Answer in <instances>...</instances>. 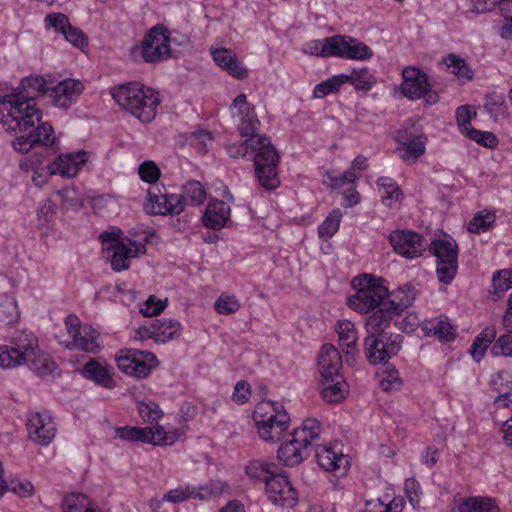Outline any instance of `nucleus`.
Returning a JSON list of instances; mask_svg holds the SVG:
<instances>
[{
	"mask_svg": "<svg viewBox=\"0 0 512 512\" xmlns=\"http://www.w3.org/2000/svg\"><path fill=\"white\" fill-rule=\"evenodd\" d=\"M61 507L63 512H90L94 508L87 496L82 493L65 496Z\"/></svg>",
	"mask_w": 512,
	"mask_h": 512,
	"instance_id": "e433bc0d",
	"label": "nucleus"
},
{
	"mask_svg": "<svg viewBox=\"0 0 512 512\" xmlns=\"http://www.w3.org/2000/svg\"><path fill=\"white\" fill-rule=\"evenodd\" d=\"M246 473L251 479L261 480L266 483L267 479L270 478L273 472L270 471V466L268 463L254 460L249 463L246 467Z\"/></svg>",
	"mask_w": 512,
	"mask_h": 512,
	"instance_id": "49530a36",
	"label": "nucleus"
},
{
	"mask_svg": "<svg viewBox=\"0 0 512 512\" xmlns=\"http://www.w3.org/2000/svg\"><path fill=\"white\" fill-rule=\"evenodd\" d=\"M112 98L143 123L151 122L160 103L158 93L140 82H128L111 89Z\"/></svg>",
	"mask_w": 512,
	"mask_h": 512,
	"instance_id": "20e7f679",
	"label": "nucleus"
},
{
	"mask_svg": "<svg viewBox=\"0 0 512 512\" xmlns=\"http://www.w3.org/2000/svg\"><path fill=\"white\" fill-rule=\"evenodd\" d=\"M247 137L244 143L228 145L227 153L230 157L239 158L250 152L259 185L266 190L278 188L280 185L278 176L279 154L271 139L258 133L249 134Z\"/></svg>",
	"mask_w": 512,
	"mask_h": 512,
	"instance_id": "f03ea898",
	"label": "nucleus"
},
{
	"mask_svg": "<svg viewBox=\"0 0 512 512\" xmlns=\"http://www.w3.org/2000/svg\"><path fill=\"white\" fill-rule=\"evenodd\" d=\"M116 434L120 439L128 441H140L147 444L172 445L175 438L166 433L161 426L154 427H119Z\"/></svg>",
	"mask_w": 512,
	"mask_h": 512,
	"instance_id": "2eb2a0df",
	"label": "nucleus"
},
{
	"mask_svg": "<svg viewBox=\"0 0 512 512\" xmlns=\"http://www.w3.org/2000/svg\"><path fill=\"white\" fill-rule=\"evenodd\" d=\"M496 337L495 326L485 327L474 339L470 348V354L476 362H480L484 357L489 345Z\"/></svg>",
	"mask_w": 512,
	"mask_h": 512,
	"instance_id": "72a5a7b5",
	"label": "nucleus"
},
{
	"mask_svg": "<svg viewBox=\"0 0 512 512\" xmlns=\"http://www.w3.org/2000/svg\"><path fill=\"white\" fill-rule=\"evenodd\" d=\"M343 85V80L339 75L333 76L319 84H317L313 91L315 98H324L330 93L336 92Z\"/></svg>",
	"mask_w": 512,
	"mask_h": 512,
	"instance_id": "de8ad7c7",
	"label": "nucleus"
},
{
	"mask_svg": "<svg viewBox=\"0 0 512 512\" xmlns=\"http://www.w3.org/2000/svg\"><path fill=\"white\" fill-rule=\"evenodd\" d=\"M334 42V56L353 60H367L373 56L372 50L355 38L335 35Z\"/></svg>",
	"mask_w": 512,
	"mask_h": 512,
	"instance_id": "5701e85b",
	"label": "nucleus"
},
{
	"mask_svg": "<svg viewBox=\"0 0 512 512\" xmlns=\"http://www.w3.org/2000/svg\"><path fill=\"white\" fill-rule=\"evenodd\" d=\"M265 486L266 493L273 503L286 508L296 505L298 501L296 490L285 475L271 474Z\"/></svg>",
	"mask_w": 512,
	"mask_h": 512,
	"instance_id": "dca6fc26",
	"label": "nucleus"
},
{
	"mask_svg": "<svg viewBox=\"0 0 512 512\" xmlns=\"http://www.w3.org/2000/svg\"><path fill=\"white\" fill-rule=\"evenodd\" d=\"M185 205H200L206 198L203 185L196 180H190L183 185L182 194Z\"/></svg>",
	"mask_w": 512,
	"mask_h": 512,
	"instance_id": "c9c22d12",
	"label": "nucleus"
},
{
	"mask_svg": "<svg viewBox=\"0 0 512 512\" xmlns=\"http://www.w3.org/2000/svg\"><path fill=\"white\" fill-rule=\"evenodd\" d=\"M321 396L327 403H339L348 393V385L343 377H321Z\"/></svg>",
	"mask_w": 512,
	"mask_h": 512,
	"instance_id": "c756f323",
	"label": "nucleus"
},
{
	"mask_svg": "<svg viewBox=\"0 0 512 512\" xmlns=\"http://www.w3.org/2000/svg\"><path fill=\"white\" fill-rule=\"evenodd\" d=\"M405 494L410 504L416 508L420 502V484L415 478H408L405 481Z\"/></svg>",
	"mask_w": 512,
	"mask_h": 512,
	"instance_id": "052dcab7",
	"label": "nucleus"
},
{
	"mask_svg": "<svg viewBox=\"0 0 512 512\" xmlns=\"http://www.w3.org/2000/svg\"><path fill=\"white\" fill-rule=\"evenodd\" d=\"M164 203H166L164 211L170 215H178L185 208V202L180 194H164Z\"/></svg>",
	"mask_w": 512,
	"mask_h": 512,
	"instance_id": "4d7b16f0",
	"label": "nucleus"
},
{
	"mask_svg": "<svg viewBox=\"0 0 512 512\" xmlns=\"http://www.w3.org/2000/svg\"><path fill=\"white\" fill-rule=\"evenodd\" d=\"M469 139L486 148H495L498 145V139L492 132L481 131L470 128L468 133H464Z\"/></svg>",
	"mask_w": 512,
	"mask_h": 512,
	"instance_id": "37998d69",
	"label": "nucleus"
},
{
	"mask_svg": "<svg viewBox=\"0 0 512 512\" xmlns=\"http://www.w3.org/2000/svg\"><path fill=\"white\" fill-rule=\"evenodd\" d=\"M56 211L57 205L51 199H46L40 204L37 215L39 220L43 219L45 222H49L55 216Z\"/></svg>",
	"mask_w": 512,
	"mask_h": 512,
	"instance_id": "69168bd1",
	"label": "nucleus"
},
{
	"mask_svg": "<svg viewBox=\"0 0 512 512\" xmlns=\"http://www.w3.org/2000/svg\"><path fill=\"white\" fill-rule=\"evenodd\" d=\"M230 216V207L223 201L210 203L202 217L204 226L218 230L224 227Z\"/></svg>",
	"mask_w": 512,
	"mask_h": 512,
	"instance_id": "7c9ffc66",
	"label": "nucleus"
},
{
	"mask_svg": "<svg viewBox=\"0 0 512 512\" xmlns=\"http://www.w3.org/2000/svg\"><path fill=\"white\" fill-rule=\"evenodd\" d=\"M223 489L224 484L221 482L209 483L198 489L190 486L178 487L165 493L162 500L172 503H180L189 498L207 500L219 496Z\"/></svg>",
	"mask_w": 512,
	"mask_h": 512,
	"instance_id": "aec40b11",
	"label": "nucleus"
},
{
	"mask_svg": "<svg viewBox=\"0 0 512 512\" xmlns=\"http://www.w3.org/2000/svg\"><path fill=\"white\" fill-rule=\"evenodd\" d=\"M232 106L238 110V116L241 117L239 131L242 136L256 133L260 122L255 113L254 107L247 102V96L244 93L239 94L233 101Z\"/></svg>",
	"mask_w": 512,
	"mask_h": 512,
	"instance_id": "a878e982",
	"label": "nucleus"
},
{
	"mask_svg": "<svg viewBox=\"0 0 512 512\" xmlns=\"http://www.w3.org/2000/svg\"><path fill=\"white\" fill-rule=\"evenodd\" d=\"M41 118L42 112L29 92H13L0 100V122L6 131L19 134L12 146L20 153L38 149L37 154L46 156L50 151L54 130L47 122L39 124Z\"/></svg>",
	"mask_w": 512,
	"mask_h": 512,
	"instance_id": "f257e3e1",
	"label": "nucleus"
},
{
	"mask_svg": "<svg viewBox=\"0 0 512 512\" xmlns=\"http://www.w3.org/2000/svg\"><path fill=\"white\" fill-rule=\"evenodd\" d=\"M379 385L385 392L398 390L402 385V380L398 376V371L395 369H387L386 376L380 380Z\"/></svg>",
	"mask_w": 512,
	"mask_h": 512,
	"instance_id": "bf43d9fd",
	"label": "nucleus"
},
{
	"mask_svg": "<svg viewBox=\"0 0 512 512\" xmlns=\"http://www.w3.org/2000/svg\"><path fill=\"white\" fill-rule=\"evenodd\" d=\"M47 26L53 27L57 32L64 34L65 30L69 27L70 22L68 17L63 13H51L45 17Z\"/></svg>",
	"mask_w": 512,
	"mask_h": 512,
	"instance_id": "680f3d73",
	"label": "nucleus"
},
{
	"mask_svg": "<svg viewBox=\"0 0 512 512\" xmlns=\"http://www.w3.org/2000/svg\"><path fill=\"white\" fill-rule=\"evenodd\" d=\"M63 35L68 42L77 48H83L87 44V38L85 34L78 28L71 26V24L65 30Z\"/></svg>",
	"mask_w": 512,
	"mask_h": 512,
	"instance_id": "0e129e2a",
	"label": "nucleus"
},
{
	"mask_svg": "<svg viewBox=\"0 0 512 512\" xmlns=\"http://www.w3.org/2000/svg\"><path fill=\"white\" fill-rule=\"evenodd\" d=\"M402 337L400 335H389L383 338L367 335L364 339V354L371 365L387 364L389 359L397 355L401 350Z\"/></svg>",
	"mask_w": 512,
	"mask_h": 512,
	"instance_id": "ddd939ff",
	"label": "nucleus"
},
{
	"mask_svg": "<svg viewBox=\"0 0 512 512\" xmlns=\"http://www.w3.org/2000/svg\"><path fill=\"white\" fill-rule=\"evenodd\" d=\"M112 374V368L105 361L97 358L90 359L81 369V375L85 379L107 389H113L116 386Z\"/></svg>",
	"mask_w": 512,
	"mask_h": 512,
	"instance_id": "393cba45",
	"label": "nucleus"
},
{
	"mask_svg": "<svg viewBox=\"0 0 512 512\" xmlns=\"http://www.w3.org/2000/svg\"><path fill=\"white\" fill-rule=\"evenodd\" d=\"M437 259L436 273L439 282L450 283L458 269V246L453 239H437L429 245Z\"/></svg>",
	"mask_w": 512,
	"mask_h": 512,
	"instance_id": "9d476101",
	"label": "nucleus"
},
{
	"mask_svg": "<svg viewBox=\"0 0 512 512\" xmlns=\"http://www.w3.org/2000/svg\"><path fill=\"white\" fill-rule=\"evenodd\" d=\"M107 250L113 251L111 256V268L115 272L127 270L130 266V259L146 253L144 244L133 241L129 238L122 239V242L107 246Z\"/></svg>",
	"mask_w": 512,
	"mask_h": 512,
	"instance_id": "6ab92c4d",
	"label": "nucleus"
},
{
	"mask_svg": "<svg viewBox=\"0 0 512 512\" xmlns=\"http://www.w3.org/2000/svg\"><path fill=\"white\" fill-rule=\"evenodd\" d=\"M282 408L281 404L272 401H262L256 405L253 420L260 438L264 441L278 442L288 429L290 417Z\"/></svg>",
	"mask_w": 512,
	"mask_h": 512,
	"instance_id": "6e6552de",
	"label": "nucleus"
},
{
	"mask_svg": "<svg viewBox=\"0 0 512 512\" xmlns=\"http://www.w3.org/2000/svg\"><path fill=\"white\" fill-rule=\"evenodd\" d=\"M20 317L17 302L6 299L0 304V322L6 325L16 322Z\"/></svg>",
	"mask_w": 512,
	"mask_h": 512,
	"instance_id": "a18cd8bd",
	"label": "nucleus"
},
{
	"mask_svg": "<svg viewBox=\"0 0 512 512\" xmlns=\"http://www.w3.org/2000/svg\"><path fill=\"white\" fill-rule=\"evenodd\" d=\"M494 222L492 214L481 215L477 214L468 224V230L472 233H481L486 231Z\"/></svg>",
	"mask_w": 512,
	"mask_h": 512,
	"instance_id": "13d9d810",
	"label": "nucleus"
},
{
	"mask_svg": "<svg viewBox=\"0 0 512 512\" xmlns=\"http://www.w3.org/2000/svg\"><path fill=\"white\" fill-rule=\"evenodd\" d=\"M399 293L403 294L402 297L395 295L399 298L397 303H390L381 309L375 310L366 319L365 326L368 335L389 338L385 330L390 326L394 317L398 316L403 310L412 305L415 299L414 289L410 285H404L399 288Z\"/></svg>",
	"mask_w": 512,
	"mask_h": 512,
	"instance_id": "1a4fd4ad",
	"label": "nucleus"
},
{
	"mask_svg": "<svg viewBox=\"0 0 512 512\" xmlns=\"http://www.w3.org/2000/svg\"><path fill=\"white\" fill-rule=\"evenodd\" d=\"M211 56L214 62L232 77L244 80L248 77V70L240 66L236 54L227 48H210Z\"/></svg>",
	"mask_w": 512,
	"mask_h": 512,
	"instance_id": "bb28decb",
	"label": "nucleus"
},
{
	"mask_svg": "<svg viewBox=\"0 0 512 512\" xmlns=\"http://www.w3.org/2000/svg\"><path fill=\"white\" fill-rule=\"evenodd\" d=\"M395 140L398 144L397 151L406 162L414 163L425 153L426 136L414 134L406 126L397 131Z\"/></svg>",
	"mask_w": 512,
	"mask_h": 512,
	"instance_id": "f3484780",
	"label": "nucleus"
},
{
	"mask_svg": "<svg viewBox=\"0 0 512 512\" xmlns=\"http://www.w3.org/2000/svg\"><path fill=\"white\" fill-rule=\"evenodd\" d=\"M170 55L169 32L163 26L152 28L141 45V56L147 63H158Z\"/></svg>",
	"mask_w": 512,
	"mask_h": 512,
	"instance_id": "4468645a",
	"label": "nucleus"
},
{
	"mask_svg": "<svg viewBox=\"0 0 512 512\" xmlns=\"http://www.w3.org/2000/svg\"><path fill=\"white\" fill-rule=\"evenodd\" d=\"M166 203H164V195H158L154 189L148 190V201L144 204V209L149 214L167 215L164 211Z\"/></svg>",
	"mask_w": 512,
	"mask_h": 512,
	"instance_id": "09e8293b",
	"label": "nucleus"
},
{
	"mask_svg": "<svg viewBox=\"0 0 512 512\" xmlns=\"http://www.w3.org/2000/svg\"><path fill=\"white\" fill-rule=\"evenodd\" d=\"M402 76L403 82L400 89L406 98L417 100L424 97L425 101L431 105L439 101L438 92L432 89L423 71L416 67H406L402 71Z\"/></svg>",
	"mask_w": 512,
	"mask_h": 512,
	"instance_id": "9b49d317",
	"label": "nucleus"
},
{
	"mask_svg": "<svg viewBox=\"0 0 512 512\" xmlns=\"http://www.w3.org/2000/svg\"><path fill=\"white\" fill-rule=\"evenodd\" d=\"M57 195L61 197V204L65 209H74L82 205V200L74 189L65 188L57 191Z\"/></svg>",
	"mask_w": 512,
	"mask_h": 512,
	"instance_id": "6e6d98bb",
	"label": "nucleus"
},
{
	"mask_svg": "<svg viewBox=\"0 0 512 512\" xmlns=\"http://www.w3.org/2000/svg\"><path fill=\"white\" fill-rule=\"evenodd\" d=\"M8 490L14 494L22 497H31L34 493V486L30 481H11L8 485Z\"/></svg>",
	"mask_w": 512,
	"mask_h": 512,
	"instance_id": "e2e57ef3",
	"label": "nucleus"
},
{
	"mask_svg": "<svg viewBox=\"0 0 512 512\" xmlns=\"http://www.w3.org/2000/svg\"><path fill=\"white\" fill-rule=\"evenodd\" d=\"M27 431L32 441L40 446H47L56 435V426L50 416L34 412L28 418Z\"/></svg>",
	"mask_w": 512,
	"mask_h": 512,
	"instance_id": "412c9836",
	"label": "nucleus"
},
{
	"mask_svg": "<svg viewBox=\"0 0 512 512\" xmlns=\"http://www.w3.org/2000/svg\"><path fill=\"white\" fill-rule=\"evenodd\" d=\"M342 213L339 209L333 210L318 228L320 237L331 238L339 229Z\"/></svg>",
	"mask_w": 512,
	"mask_h": 512,
	"instance_id": "79ce46f5",
	"label": "nucleus"
},
{
	"mask_svg": "<svg viewBox=\"0 0 512 512\" xmlns=\"http://www.w3.org/2000/svg\"><path fill=\"white\" fill-rule=\"evenodd\" d=\"M320 431L321 424L317 419H306L301 427L294 429L291 440L279 447L277 452L279 460L286 466L300 464L304 458L308 457L309 447L319 438Z\"/></svg>",
	"mask_w": 512,
	"mask_h": 512,
	"instance_id": "0eeeda50",
	"label": "nucleus"
},
{
	"mask_svg": "<svg viewBox=\"0 0 512 512\" xmlns=\"http://www.w3.org/2000/svg\"><path fill=\"white\" fill-rule=\"evenodd\" d=\"M476 117V111L470 106L463 105L456 110V120L462 133H468L470 128H473L470 124L471 120Z\"/></svg>",
	"mask_w": 512,
	"mask_h": 512,
	"instance_id": "3c124183",
	"label": "nucleus"
},
{
	"mask_svg": "<svg viewBox=\"0 0 512 512\" xmlns=\"http://www.w3.org/2000/svg\"><path fill=\"white\" fill-rule=\"evenodd\" d=\"M352 286L356 289V294L348 298V305L355 311L368 313L373 310L381 309L390 303H397L403 294L394 292L393 299L387 287L381 283V279H375L372 275L362 274L352 280Z\"/></svg>",
	"mask_w": 512,
	"mask_h": 512,
	"instance_id": "39448f33",
	"label": "nucleus"
},
{
	"mask_svg": "<svg viewBox=\"0 0 512 512\" xmlns=\"http://www.w3.org/2000/svg\"><path fill=\"white\" fill-rule=\"evenodd\" d=\"M143 331L148 338L167 342L180 334L181 324L173 319H155L149 327H144Z\"/></svg>",
	"mask_w": 512,
	"mask_h": 512,
	"instance_id": "c85d7f7f",
	"label": "nucleus"
},
{
	"mask_svg": "<svg viewBox=\"0 0 512 512\" xmlns=\"http://www.w3.org/2000/svg\"><path fill=\"white\" fill-rule=\"evenodd\" d=\"M166 307V300L163 302L161 300H155L154 296H150L146 301V306L144 309H141V312L144 316L152 317L161 313Z\"/></svg>",
	"mask_w": 512,
	"mask_h": 512,
	"instance_id": "338daca9",
	"label": "nucleus"
},
{
	"mask_svg": "<svg viewBox=\"0 0 512 512\" xmlns=\"http://www.w3.org/2000/svg\"><path fill=\"white\" fill-rule=\"evenodd\" d=\"M459 512H499L498 506L491 498L471 497L458 506Z\"/></svg>",
	"mask_w": 512,
	"mask_h": 512,
	"instance_id": "f704fd0d",
	"label": "nucleus"
},
{
	"mask_svg": "<svg viewBox=\"0 0 512 512\" xmlns=\"http://www.w3.org/2000/svg\"><path fill=\"white\" fill-rule=\"evenodd\" d=\"M138 413L144 422L149 423L157 422L163 416L159 405L152 401L140 402L138 404Z\"/></svg>",
	"mask_w": 512,
	"mask_h": 512,
	"instance_id": "c03bdc74",
	"label": "nucleus"
},
{
	"mask_svg": "<svg viewBox=\"0 0 512 512\" xmlns=\"http://www.w3.org/2000/svg\"><path fill=\"white\" fill-rule=\"evenodd\" d=\"M138 173L144 182L154 183L161 175L160 169L153 161H144L138 168Z\"/></svg>",
	"mask_w": 512,
	"mask_h": 512,
	"instance_id": "5fc2aeb1",
	"label": "nucleus"
},
{
	"mask_svg": "<svg viewBox=\"0 0 512 512\" xmlns=\"http://www.w3.org/2000/svg\"><path fill=\"white\" fill-rule=\"evenodd\" d=\"M215 310L223 315L235 313L240 308V303L234 296L221 295L215 302Z\"/></svg>",
	"mask_w": 512,
	"mask_h": 512,
	"instance_id": "603ef678",
	"label": "nucleus"
},
{
	"mask_svg": "<svg viewBox=\"0 0 512 512\" xmlns=\"http://www.w3.org/2000/svg\"><path fill=\"white\" fill-rule=\"evenodd\" d=\"M116 361L120 371L139 379L147 377L157 364L153 353L134 349L120 350Z\"/></svg>",
	"mask_w": 512,
	"mask_h": 512,
	"instance_id": "f8f14e48",
	"label": "nucleus"
},
{
	"mask_svg": "<svg viewBox=\"0 0 512 512\" xmlns=\"http://www.w3.org/2000/svg\"><path fill=\"white\" fill-rule=\"evenodd\" d=\"M422 331L427 337H436L441 342H451L456 337L454 327L447 319L435 318L425 321Z\"/></svg>",
	"mask_w": 512,
	"mask_h": 512,
	"instance_id": "2f4dec72",
	"label": "nucleus"
},
{
	"mask_svg": "<svg viewBox=\"0 0 512 512\" xmlns=\"http://www.w3.org/2000/svg\"><path fill=\"white\" fill-rule=\"evenodd\" d=\"M84 85L79 80L65 79L57 85L52 86V81H48L43 76H29L21 81L20 87L14 92L30 93L35 101L37 94L49 93L54 106L67 109L78 96L83 92Z\"/></svg>",
	"mask_w": 512,
	"mask_h": 512,
	"instance_id": "423d86ee",
	"label": "nucleus"
},
{
	"mask_svg": "<svg viewBox=\"0 0 512 512\" xmlns=\"http://www.w3.org/2000/svg\"><path fill=\"white\" fill-rule=\"evenodd\" d=\"M394 251L408 259L419 257L425 250L424 238L410 230H395L389 235Z\"/></svg>",
	"mask_w": 512,
	"mask_h": 512,
	"instance_id": "a211bd4d",
	"label": "nucleus"
},
{
	"mask_svg": "<svg viewBox=\"0 0 512 512\" xmlns=\"http://www.w3.org/2000/svg\"><path fill=\"white\" fill-rule=\"evenodd\" d=\"M318 367L321 377H342L339 373L342 368V357L335 346H322L318 356Z\"/></svg>",
	"mask_w": 512,
	"mask_h": 512,
	"instance_id": "cd10ccee",
	"label": "nucleus"
},
{
	"mask_svg": "<svg viewBox=\"0 0 512 512\" xmlns=\"http://www.w3.org/2000/svg\"><path fill=\"white\" fill-rule=\"evenodd\" d=\"M99 333L90 325H84L79 336L73 337L72 341L67 344L68 349H80L88 353H97L100 350L98 342Z\"/></svg>",
	"mask_w": 512,
	"mask_h": 512,
	"instance_id": "473e14b6",
	"label": "nucleus"
},
{
	"mask_svg": "<svg viewBox=\"0 0 512 512\" xmlns=\"http://www.w3.org/2000/svg\"><path fill=\"white\" fill-rule=\"evenodd\" d=\"M23 364L42 379L53 378L58 370L51 357L38 349L37 339L26 332L12 337L9 346L0 347V367L12 368Z\"/></svg>",
	"mask_w": 512,
	"mask_h": 512,
	"instance_id": "7ed1b4c3",
	"label": "nucleus"
},
{
	"mask_svg": "<svg viewBox=\"0 0 512 512\" xmlns=\"http://www.w3.org/2000/svg\"><path fill=\"white\" fill-rule=\"evenodd\" d=\"M316 459L323 470L333 472L337 476L345 475L348 470L347 456L342 452L335 451L331 446H318L316 448Z\"/></svg>",
	"mask_w": 512,
	"mask_h": 512,
	"instance_id": "b1692460",
	"label": "nucleus"
},
{
	"mask_svg": "<svg viewBox=\"0 0 512 512\" xmlns=\"http://www.w3.org/2000/svg\"><path fill=\"white\" fill-rule=\"evenodd\" d=\"M491 352L494 356L512 357V334L501 335L492 346Z\"/></svg>",
	"mask_w": 512,
	"mask_h": 512,
	"instance_id": "864d4df0",
	"label": "nucleus"
},
{
	"mask_svg": "<svg viewBox=\"0 0 512 512\" xmlns=\"http://www.w3.org/2000/svg\"><path fill=\"white\" fill-rule=\"evenodd\" d=\"M337 333L339 343L347 348H354L357 343V330L354 323L349 320L338 321Z\"/></svg>",
	"mask_w": 512,
	"mask_h": 512,
	"instance_id": "a19ab883",
	"label": "nucleus"
},
{
	"mask_svg": "<svg viewBox=\"0 0 512 512\" xmlns=\"http://www.w3.org/2000/svg\"><path fill=\"white\" fill-rule=\"evenodd\" d=\"M443 63H445L451 73L456 75L458 78L470 81L474 77L472 69L467 65L465 60L455 54H449L443 59Z\"/></svg>",
	"mask_w": 512,
	"mask_h": 512,
	"instance_id": "4c0bfd02",
	"label": "nucleus"
},
{
	"mask_svg": "<svg viewBox=\"0 0 512 512\" xmlns=\"http://www.w3.org/2000/svg\"><path fill=\"white\" fill-rule=\"evenodd\" d=\"M339 76L343 84L351 83L356 90L368 91L373 84L367 68L353 70L351 74H339Z\"/></svg>",
	"mask_w": 512,
	"mask_h": 512,
	"instance_id": "58836bf2",
	"label": "nucleus"
},
{
	"mask_svg": "<svg viewBox=\"0 0 512 512\" xmlns=\"http://www.w3.org/2000/svg\"><path fill=\"white\" fill-rule=\"evenodd\" d=\"M87 162L86 152L67 153L57 157L47 169L50 175H60L63 178L75 177L81 167Z\"/></svg>",
	"mask_w": 512,
	"mask_h": 512,
	"instance_id": "4be33fe9",
	"label": "nucleus"
},
{
	"mask_svg": "<svg viewBox=\"0 0 512 512\" xmlns=\"http://www.w3.org/2000/svg\"><path fill=\"white\" fill-rule=\"evenodd\" d=\"M250 385L246 381H239L232 395L233 401L239 404H244L249 400L250 397Z\"/></svg>",
	"mask_w": 512,
	"mask_h": 512,
	"instance_id": "774afa93",
	"label": "nucleus"
},
{
	"mask_svg": "<svg viewBox=\"0 0 512 512\" xmlns=\"http://www.w3.org/2000/svg\"><path fill=\"white\" fill-rule=\"evenodd\" d=\"M305 53L315 56H334L335 42L334 36L320 40H313L307 43L303 49Z\"/></svg>",
	"mask_w": 512,
	"mask_h": 512,
	"instance_id": "ea45409f",
	"label": "nucleus"
},
{
	"mask_svg": "<svg viewBox=\"0 0 512 512\" xmlns=\"http://www.w3.org/2000/svg\"><path fill=\"white\" fill-rule=\"evenodd\" d=\"M493 287L499 296L512 288V270H502L493 276Z\"/></svg>",
	"mask_w": 512,
	"mask_h": 512,
	"instance_id": "8fccbe9b",
	"label": "nucleus"
}]
</instances>
